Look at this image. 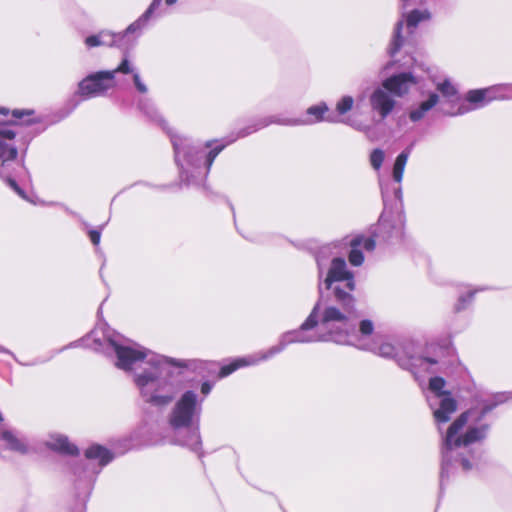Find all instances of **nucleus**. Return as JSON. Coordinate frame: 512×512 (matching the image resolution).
<instances>
[{"mask_svg": "<svg viewBox=\"0 0 512 512\" xmlns=\"http://www.w3.org/2000/svg\"><path fill=\"white\" fill-rule=\"evenodd\" d=\"M141 20L131 24L127 29H126V33H132L134 32L136 29H138L140 27V22Z\"/></svg>", "mask_w": 512, "mask_h": 512, "instance_id": "473e14b6", "label": "nucleus"}, {"mask_svg": "<svg viewBox=\"0 0 512 512\" xmlns=\"http://www.w3.org/2000/svg\"><path fill=\"white\" fill-rule=\"evenodd\" d=\"M280 125H288V123L281 122Z\"/></svg>", "mask_w": 512, "mask_h": 512, "instance_id": "a18cd8bd", "label": "nucleus"}, {"mask_svg": "<svg viewBox=\"0 0 512 512\" xmlns=\"http://www.w3.org/2000/svg\"><path fill=\"white\" fill-rule=\"evenodd\" d=\"M115 74L120 72L124 74H128L131 72L129 61L125 58L122 63L119 65L117 69L114 70Z\"/></svg>", "mask_w": 512, "mask_h": 512, "instance_id": "a878e982", "label": "nucleus"}, {"mask_svg": "<svg viewBox=\"0 0 512 512\" xmlns=\"http://www.w3.org/2000/svg\"><path fill=\"white\" fill-rule=\"evenodd\" d=\"M431 14L428 10H412L406 16L407 26L415 28L419 22L429 20Z\"/></svg>", "mask_w": 512, "mask_h": 512, "instance_id": "a211bd4d", "label": "nucleus"}, {"mask_svg": "<svg viewBox=\"0 0 512 512\" xmlns=\"http://www.w3.org/2000/svg\"><path fill=\"white\" fill-rule=\"evenodd\" d=\"M437 89L444 96H447V97L454 96L456 94L455 87L448 80H445L443 83L438 84Z\"/></svg>", "mask_w": 512, "mask_h": 512, "instance_id": "5701e85b", "label": "nucleus"}, {"mask_svg": "<svg viewBox=\"0 0 512 512\" xmlns=\"http://www.w3.org/2000/svg\"><path fill=\"white\" fill-rule=\"evenodd\" d=\"M377 132V130H372V129H369L367 130V137L369 139H373L374 138V134Z\"/></svg>", "mask_w": 512, "mask_h": 512, "instance_id": "4c0bfd02", "label": "nucleus"}, {"mask_svg": "<svg viewBox=\"0 0 512 512\" xmlns=\"http://www.w3.org/2000/svg\"><path fill=\"white\" fill-rule=\"evenodd\" d=\"M1 113H2V116H7L8 115V110L2 108Z\"/></svg>", "mask_w": 512, "mask_h": 512, "instance_id": "79ce46f5", "label": "nucleus"}, {"mask_svg": "<svg viewBox=\"0 0 512 512\" xmlns=\"http://www.w3.org/2000/svg\"><path fill=\"white\" fill-rule=\"evenodd\" d=\"M248 136L242 130L235 137L214 139L206 141L202 145H194L179 131L175 130L169 134L171 139L175 161L180 169V180L187 185H199L208 176L213 161L218 154L228 145L239 138Z\"/></svg>", "mask_w": 512, "mask_h": 512, "instance_id": "7ed1b4c3", "label": "nucleus"}, {"mask_svg": "<svg viewBox=\"0 0 512 512\" xmlns=\"http://www.w3.org/2000/svg\"><path fill=\"white\" fill-rule=\"evenodd\" d=\"M412 146L407 147L405 150H403L396 158L392 176L396 183L400 184L403 179V173L404 169L407 163V160L409 158V155L411 153Z\"/></svg>", "mask_w": 512, "mask_h": 512, "instance_id": "dca6fc26", "label": "nucleus"}, {"mask_svg": "<svg viewBox=\"0 0 512 512\" xmlns=\"http://www.w3.org/2000/svg\"><path fill=\"white\" fill-rule=\"evenodd\" d=\"M46 446L61 454L75 455L78 453L77 447L70 443L68 438L62 434H51L46 441Z\"/></svg>", "mask_w": 512, "mask_h": 512, "instance_id": "ddd939ff", "label": "nucleus"}, {"mask_svg": "<svg viewBox=\"0 0 512 512\" xmlns=\"http://www.w3.org/2000/svg\"><path fill=\"white\" fill-rule=\"evenodd\" d=\"M402 27H403V23H402V21H399L396 25L395 35H394V39L392 42V47L390 48L391 55H394L396 52H398L403 44V38L401 36Z\"/></svg>", "mask_w": 512, "mask_h": 512, "instance_id": "6ab92c4d", "label": "nucleus"}, {"mask_svg": "<svg viewBox=\"0 0 512 512\" xmlns=\"http://www.w3.org/2000/svg\"><path fill=\"white\" fill-rule=\"evenodd\" d=\"M17 149L14 146H10L8 144L2 143V168L5 167V162L8 160H13L17 156Z\"/></svg>", "mask_w": 512, "mask_h": 512, "instance_id": "412c9836", "label": "nucleus"}, {"mask_svg": "<svg viewBox=\"0 0 512 512\" xmlns=\"http://www.w3.org/2000/svg\"><path fill=\"white\" fill-rule=\"evenodd\" d=\"M354 100L351 96H344L336 105V110L340 114H344L352 109Z\"/></svg>", "mask_w": 512, "mask_h": 512, "instance_id": "4be33fe9", "label": "nucleus"}, {"mask_svg": "<svg viewBox=\"0 0 512 512\" xmlns=\"http://www.w3.org/2000/svg\"><path fill=\"white\" fill-rule=\"evenodd\" d=\"M161 0H153L152 4L150 5V8L155 10L160 5Z\"/></svg>", "mask_w": 512, "mask_h": 512, "instance_id": "e433bc0d", "label": "nucleus"}, {"mask_svg": "<svg viewBox=\"0 0 512 512\" xmlns=\"http://www.w3.org/2000/svg\"><path fill=\"white\" fill-rule=\"evenodd\" d=\"M395 198L400 199L401 198V188L398 187L395 189Z\"/></svg>", "mask_w": 512, "mask_h": 512, "instance_id": "58836bf2", "label": "nucleus"}, {"mask_svg": "<svg viewBox=\"0 0 512 512\" xmlns=\"http://www.w3.org/2000/svg\"><path fill=\"white\" fill-rule=\"evenodd\" d=\"M2 448L9 449L19 454L29 452V446L26 439L14 429L8 428L2 424Z\"/></svg>", "mask_w": 512, "mask_h": 512, "instance_id": "9d476101", "label": "nucleus"}, {"mask_svg": "<svg viewBox=\"0 0 512 512\" xmlns=\"http://www.w3.org/2000/svg\"><path fill=\"white\" fill-rule=\"evenodd\" d=\"M446 382L442 377L429 380L427 401L438 424L446 423L456 411L457 403L451 393L444 390Z\"/></svg>", "mask_w": 512, "mask_h": 512, "instance_id": "423d86ee", "label": "nucleus"}, {"mask_svg": "<svg viewBox=\"0 0 512 512\" xmlns=\"http://www.w3.org/2000/svg\"><path fill=\"white\" fill-rule=\"evenodd\" d=\"M1 137H2V140H4V139L10 140L15 137V133L13 130H2Z\"/></svg>", "mask_w": 512, "mask_h": 512, "instance_id": "2f4dec72", "label": "nucleus"}, {"mask_svg": "<svg viewBox=\"0 0 512 512\" xmlns=\"http://www.w3.org/2000/svg\"><path fill=\"white\" fill-rule=\"evenodd\" d=\"M380 187H381V192H382L383 199H384V201H386V198H387V190H386V188L384 187V185L382 184V182H380Z\"/></svg>", "mask_w": 512, "mask_h": 512, "instance_id": "c9c22d12", "label": "nucleus"}, {"mask_svg": "<svg viewBox=\"0 0 512 512\" xmlns=\"http://www.w3.org/2000/svg\"><path fill=\"white\" fill-rule=\"evenodd\" d=\"M370 102L373 109L377 110L382 117L387 116L395 105V101L383 89L375 90L371 96Z\"/></svg>", "mask_w": 512, "mask_h": 512, "instance_id": "f8f14e48", "label": "nucleus"}, {"mask_svg": "<svg viewBox=\"0 0 512 512\" xmlns=\"http://www.w3.org/2000/svg\"><path fill=\"white\" fill-rule=\"evenodd\" d=\"M354 331L359 334V343H342L343 345H352L362 350H371L375 354L382 357H396L398 350L395 345L390 342H383L378 346L372 345L368 338L372 336L374 332V324L371 320L364 319L359 322L358 328L354 325Z\"/></svg>", "mask_w": 512, "mask_h": 512, "instance_id": "0eeeda50", "label": "nucleus"}, {"mask_svg": "<svg viewBox=\"0 0 512 512\" xmlns=\"http://www.w3.org/2000/svg\"><path fill=\"white\" fill-rule=\"evenodd\" d=\"M153 9H151L150 7L148 8V10L143 14V16L140 18V20H143V21H147L148 18L150 17V15L153 13Z\"/></svg>", "mask_w": 512, "mask_h": 512, "instance_id": "72a5a7b5", "label": "nucleus"}, {"mask_svg": "<svg viewBox=\"0 0 512 512\" xmlns=\"http://www.w3.org/2000/svg\"><path fill=\"white\" fill-rule=\"evenodd\" d=\"M24 113H19L17 110L13 111V116L20 118Z\"/></svg>", "mask_w": 512, "mask_h": 512, "instance_id": "ea45409f", "label": "nucleus"}, {"mask_svg": "<svg viewBox=\"0 0 512 512\" xmlns=\"http://www.w3.org/2000/svg\"><path fill=\"white\" fill-rule=\"evenodd\" d=\"M25 114L30 115V114H32V111H27V112H25Z\"/></svg>", "mask_w": 512, "mask_h": 512, "instance_id": "37998d69", "label": "nucleus"}, {"mask_svg": "<svg viewBox=\"0 0 512 512\" xmlns=\"http://www.w3.org/2000/svg\"><path fill=\"white\" fill-rule=\"evenodd\" d=\"M385 159L384 151L381 149H374L370 154V164L374 170H380Z\"/></svg>", "mask_w": 512, "mask_h": 512, "instance_id": "aec40b11", "label": "nucleus"}, {"mask_svg": "<svg viewBox=\"0 0 512 512\" xmlns=\"http://www.w3.org/2000/svg\"><path fill=\"white\" fill-rule=\"evenodd\" d=\"M380 234H382L381 237L386 242H391L393 238L400 239L403 235V221L401 216L398 215L397 224L392 225L390 221L387 220L386 215L382 214L377 226V232L373 233L371 236L363 234L353 236L348 241L351 247L348 256L351 265L360 266L363 263L364 256L361 248L372 251L375 248L376 239L380 237Z\"/></svg>", "mask_w": 512, "mask_h": 512, "instance_id": "39448f33", "label": "nucleus"}, {"mask_svg": "<svg viewBox=\"0 0 512 512\" xmlns=\"http://www.w3.org/2000/svg\"><path fill=\"white\" fill-rule=\"evenodd\" d=\"M85 456L89 460H97L101 467L107 465L113 459V454L108 449L98 444L87 448Z\"/></svg>", "mask_w": 512, "mask_h": 512, "instance_id": "2eb2a0df", "label": "nucleus"}, {"mask_svg": "<svg viewBox=\"0 0 512 512\" xmlns=\"http://www.w3.org/2000/svg\"><path fill=\"white\" fill-rule=\"evenodd\" d=\"M37 123V121L35 120H27V121H21V122H16L14 123L15 125H32V124H35Z\"/></svg>", "mask_w": 512, "mask_h": 512, "instance_id": "f704fd0d", "label": "nucleus"}, {"mask_svg": "<svg viewBox=\"0 0 512 512\" xmlns=\"http://www.w3.org/2000/svg\"><path fill=\"white\" fill-rule=\"evenodd\" d=\"M115 71H100L84 78L78 85L81 96L91 97L103 94L113 87Z\"/></svg>", "mask_w": 512, "mask_h": 512, "instance_id": "6e6552de", "label": "nucleus"}, {"mask_svg": "<svg viewBox=\"0 0 512 512\" xmlns=\"http://www.w3.org/2000/svg\"><path fill=\"white\" fill-rule=\"evenodd\" d=\"M507 399L508 397L500 395L497 402L484 405L481 409L468 410L449 426L442 444L441 486L458 469L469 471L476 465L478 457L472 445L482 441L489 430V425L483 422V418L497 404Z\"/></svg>", "mask_w": 512, "mask_h": 512, "instance_id": "f03ea898", "label": "nucleus"}, {"mask_svg": "<svg viewBox=\"0 0 512 512\" xmlns=\"http://www.w3.org/2000/svg\"><path fill=\"white\" fill-rule=\"evenodd\" d=\"M498 88L497 87H489L478 90H471L466 95V100L475 105L476 107L482 106L493 99H496Z\"/></svg>", "mask_w": 512, "mask_h": 512, "instance_id": "4468645a", "label": "nucleus"}, {"mask_svg": "<svg viewBox=\"0 0 512 512\" xmlns=\"http://www.w3.org/2000/svg\"><path fill=\"white\" fill-rule=\"evenodd\" d=\"M177 0H166L167 5H173Z\"/></svg>", "mask_w": 512, "mask_h": 512, "instance_id": "a19ab883", "label": "nucleus"}, {"mask_svg": "<svg viewBox=\"0 0 512 512\" xmlns=\"http://www.w3.org/2000/svg\"><path fill=\"white\" fill-rule=\"evenodd\" d=\"M77 343L78 342L72 343L71 346H77L78 345Z\"/></svg>", "mask_w": 512, "mask_h": 512, "instance_id": "c03bdc74", "label": "nucleus"}, {"mask_svg": "<svg viewBox=\"0 0 512 512\" xmlns=\"http://www.w3.org/2000/svg\"><path fill=\"white\" fill-rule=\"evenodd\" d=\"M133 81H134V84L137 88V90L140 92V93H146L147 91V88L146 86L141 82L140 80V77L139 75L136 73L133 75Z\"/></svg>", "mask_w": 512, "mask_h": 512, "instance_id": "cd10ccee", "label": "nucleus"}, {"mask_svg": "<svg viewBox=\"0 0 512 512\" xmlns=\"http://www.w3.org/2000/svg\"><path fill=\"white\" fill-rule=\"evenodd\" d=\"M213 383L210 381H204L201 385V393L203 397H206L212 390ZM204 400V398H202Z\"/></svg>", "mask_w": 512, "mask_h": 512, "instance_id": "c85d7f7f", "label": "nucleus"}, {"mask_svg": "<svg viewBox=\"0 0 512 512\" xmlns=\"http://www.w3.org/2000/svg\"><path fill=\"white\" fill-rule=\"evenodd\" d=\"M86 44L90 47L101 45L102 42L100 41L99 37L96 35L89 36L85 40Z\"/></svg>", "mask_w": 512, "mask_h": 512, "instance_id": "7c9ffc66", "label": "nucleus"}, {"mask_svg": "<svg viewBox=\"0 0 512 512\" xmlns=\"http://www.w3.org/2000/svg\"><path fill=\"white\" fill-rule=\"evenodd\" d=\"M335 247V244H326L316 253L319 299L311 313L298 329L283 333L278 344L267 351L237 358L222 366L218 372V364L214 361L169 358L139 345L141 398L154 406L168 405L181 389L180 375L184 369L202 378L216 374L218 378H223L240 367L268 360L293 343L333 341L358 345L359 334L354 331V274L348 270L343 258L335 256Z\"/></svg>", "mask_w": 512, "mask_h": 512, "instance_id": "f257e3e1", "label": "nucleus"}, {"mask_svg": "<svg viewBox=\"0 0 512 512\" xmlns=\"http://www.w3.org/2000/svg\"><path fill=\"white\" fill-rule=\"evenodd\" d=\"M328 110V107L325 104L317 105L310 107L307 110V113L309 115H313L316 117V119H321L323 117L324 112Z\"/></svg>", "mask_w": 512, "mask_h": 512, "instance_id": "393cba45", "label": "nucleus"}, {"mask_svg": "<svg viewBox=\"0 0 512 512\" xmlns=\"http://www.w3.org/2000/svg\"><path fill=\"white\" fill-rule=\"evenodd\" d=\"M438 101V96L436 94H431L427 101L421 103L419 109L413 110L410 112V118L413 121H417L421 119L425 112L430 110Z\"/></svg>", "mask_w": 512, "mask_h": 512, "instance_id": "f3484780", "label": "nucleus"}, {"mask_svg": "<svg viewBox=\"0 0 512 512\" xmlns=\"http://www.w3.org/2000/svg\"><path fill=\"white\" fill-rule=\"evenodd\" d=\"M417 361H419V366L421 367H424V368H427L428 369V366L430 365H436L438 362L437 360L433 359V358H420L418 359Z\"/></svg>", "mask_w": 512, "mask_h": 512, "instance_id": "c756f323", "label": "nucleus"}, {"mask_svg": "<svg viewBox=\"0 0 512 512\" xmlns=\"http://www.w3.org/2000/svg\"><path fill=\"white\" fill-rule=\"evenodd\" d=\"M6 184L22 199L35 203L33 196L27 193V189L31 186V177L23 164H17V170L14 175H7Z\"/></svg>", "mask_w": 512, "mask_h": 512, "instance_id": "1a4fd4ad", "label": "nucleus"}, {"mask_svg": "<svg viewBox=\"0 0 512 512\" xmlns=\"http://www.w3.org/2000/svg\"><path fill=\"white\" fill-rule=\"evenodd\" d=\"M91 242L94 245H98L100 243L101 231L100 230H89L88 232Z\"/></svg>", "mask_w": 512, "mask_h": 512, "instance_id": "bb28decb", "label": "nucleus"}, {"mask_svg": "<svg viewBox=\"0 0 512 512\" xmlns=\"http://www.w3.org/2000/svg\"><path fill=\"white\" fill-rule=\"evenodd\" d=\"M202 402L203 399H198L193 390H187L176 401L168 416V423L173 430V443L196 453L202 447L199 432Z\"/></svg>", "mask_w": 512, "mask_h": 512, "instance_id": "20e7f679", "label": "nucleus"}, {"mask_svg": "<svg viewBox=\"0 0 512 512\" xmlns=\"http://www.w3.org/2000/svg\"><path fill=\"white\" fill-rule=\"evenodd\" d=\"M415 79L410 73H401L392 76L383 82V87L397 96H402L408 92L411 85L415 84Z\"/></svg>", "mask_w": 512, "mask_h": 512, "instance_id": "9b49d317", "label": "nucleus"}, {"mask_svg": "<svg viewBox=\"0 0 512 512\" xmlns=\"http://www.w3.org/2000/svg\"><path fill=\"white\" fill-rule=\"evenodd\" d=\"M475 292L476 291H469V293L467 295H461L458 299L455 309L457 311L464 309L466 307V304L472 300Z\"/></svg>", "mask_w": 512, "mask_h": 512, "instance_id": "b1692460", "label": "nucleus"}]
</instances>
